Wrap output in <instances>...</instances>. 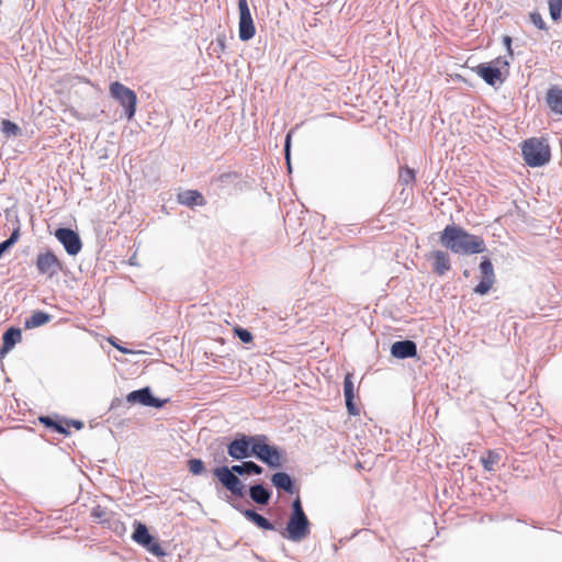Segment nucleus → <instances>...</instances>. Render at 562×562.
Returning a JSON list of instances; mask_svg holds the SVG:
<instances>
[{
	"instance_id": "f257e3e1",
	"label": "nucleus",
	"mask_w": 562,
	"mask_h": 562,
	"mask_svg": "<svg viewBox=\"0 0 562 562\" xmlns=\"http://www.w3.org/2000/svg\"><path fill=\"white\" fill-rule=\"evenodd\" d=\"M439 241L446 249L460 256L482 254L486 250L485 241L481 236L470 234L456 224L447 225L443 228Z\"/></svg>"
},
{
	"instance_id": "f03ea898",
	"label": "nucleus",
	"mask_w": 562,
	"mask_h": 562,
	"mask_svg": "<svg viewBox=\"0 0 562 562\" xmlns=\"http://www.w3.org/2000/svg\"><path fill=\"white\" fill-rule=\"evenodd\" d=\"M310 526L311 522L303 509L301 498L297 496L291 503L290 516L282 537L293 542H300L310 535Z\"/></svg>"
},
{
	"instance_id": "7ed1b4c3",
	"label": "nucleus",
	"mask_w": 562,
	"mask_h": 562,
	"mask_svg": "<svg viewBox=\"0 0 562 562\" xmlns=\"http://www.w3.org/2000/svg\"><path fill=\"white\" fill-rule=\"evenodd\" d=\"M246 462L232 467L221 465L213 469V475L218 480L222 486L237 497H244L245 485L238 476L246 475Z\"/></svg>"
},
{
	"instance_id": "20e7f679",
	"label": "nucleus",
	"mask_w": 562,
	"mask_h": 562,
	"mask_svg": "<svg viewBox=\"0 0 562 562\" xmlns=\"http://www.w3.org/2000/svg\"><path fill=\"white\" fill-rule=\"evenodd\" d=\"M521 154L529 167H542L550 161L551 150L548 142L543 138H528L522 142Z\"/></svg>"
},
{
	"instance_id": "39448f33",
	"label": "nucleus",
	"mask_w": 562,
	"mask_h": 562,
	"mask_svg": "<svg viewBox=\"0 0 562 562\" xmlns=\"http://www.w3.org/2000/svg\"><path fill=\"white\" fill-rule=\"evenodd\" d=\"M255 448V458L269 468L278 469L283 465L284 451L278 446L269 445L268 437L266 435H258Z\"/></svg>"
},
{
	"instance_id": "423d86ee",
	"label": "nucleus",
	"mask_w": 562,
	"mask_h": 562,
	"mask_svg": "<svg viewBox=\"0 0 562 562\" xmlns=\"http://www.w3.org/2000/svg\"><path fill=\"white\" fill-rule=\"evenodd\" d=\"M258 440V435H246L237 432L235 437L227 443V454L233 460H246L255 457V445Z\"/></svg>"
},
{
	"instance_id": "0eeeda50",
	"label": "nucleus",
	"mask_w": 562,
	"mask_h": 562,
	"mask_svg": "<svg viewBox=\"0 0 562 562\" xmlns=\"http://www.w3.org/2000/svg\"><path fill=\"white\" fill-rule=\"evenodd\" d=\"M134 531L132 533V540L137 544L145 548L148 552L154 554L155 557H165L166 552L161 548L158 540L150 535L147 526L142 521L135 520L133 524Z\"/></svg>"
},
{
	"instance_id": "6e6552de",
	"label": "nucleus",
	"mask_w": 562,
	"mask_h": 562,
	"mask_svg": "<svg viewBox=\"0 0 562 562\" xmlns=\"http://www.w3.org/2000/svg\"><path fill=\"white\" fill-rule=\"evenodd\" d=\"M110 93L123 108L128 120L133 119L136 112L137 95L136 93L119 81H114L110 86Z\"/></svg>"
},
{
	"instance_id": "1a4fd4ad",
	"label": "nucleus",
	"mask_w": 562,
	"mask_h": 562,
	"mask_svg": "<svg viewBox=\"0 0 562 562\" xmlns=\"http://www.w3.org/2000/svg\"><path fill=\"white\" fill-rule=\"evenodd\" d=\"M238 36L240 41L248 42L255 36L256 27L247 0H238Z\"/></svg>"
},
{
	"instance_id": "9d476101",
	"label": "nucleus",
	"mask_w": 562,
	"mask_h": 562,
	"mask_svg": "<svg viewBox=\"0 0 562 562\" xmlns=\"http://www.w3.org/2000/svg\"><path fill=\"white\" fill-rule=\"evenodd\" d=\"M126 401L132 404H139L146 407L161 408L168 400H161L156 397L149 386L132 391L127 394Z\"/></svg>"
},
{
	"instance_id": "9b49d317",
	"label": "nucleus",
	"mask_w": 562,
	"mask_h": 562,
	"mask_svg": "<svg viewBox=\"0 0 562 562\" xmlns=\"http://www.w3.org/2000/svg\"><path fill=\"white\" fill-rule=\"evenodd\" d=\"M56 239L63 245L69 256H76L82 248L81 239L74 229L60 227L55 231Z\"/></svg>"
},
{
	"instance_id": "f8f14e48",
	"label": "nucleus",
	"mask_w": 562,
	"mask_h": 562,
	"mask_svg": "<svg viewBox=\"0 0 562 562\" xmlns=\"http://www.w3.org/2000/svg\"><path fill=\"white\" fill-rule=\"evenodd\" d=\"M35 265L38 273L45 274L48 278H53L63 268L60 260L50 250L38 254Z\"/></svg>"
},
{
	"instance_id": "ddd939ff",
	"label": "nucleus",
	"mask_w": 562,
	"mask_h": 562,
	"mask_svg": "<svg viewBox=\"0 0 562 562\" xmlns=\"http://www.w3.org/2000/svg\"><path fill=\"white\" fill-rule=\"evenodd\" d=\"M480 271L482 273L481 281L474 288V293L479 295H485L490 292L493 284L495 283V273L491 259L483 256L480 262Z\"/></svg>"
},
{
	"instance_id": "4468645a",
	"label": "nucleus",
	"mask_w": 562,
	"mask_h": 562,
	"mask_svg": "<svg viewBox=\"0 0 562 562\" xmlns=\"http://www.w3.org/2000/svg\"><path fill=\"white\" fill-rule=\"evenodd\" d=\"M476 74L488 85L492 87H496L497 85H502L504 79H502L501 69L493 65L492 63L480 64L476 67Z\"/></svg>"
},
{
	"instance_id": "2eb2a0df",
	"label": "nucleus",
	"mask_w": 562,
	"mask_h": 562,
	"mask_svg": "<svg viewBox=\"0 0 562 562\" xmlns=\"http://www.w3.org/2000/svg\"><path fill=\"white\" fill-rule=\"evenodd\" d=\"M22 340V330L19 327L11 326L2 334V346L0 348V359H3Z\"/></svg>"
},
{
	"instance_id": "dca6fc26",
	"label": "nucleus",
	"mask_w": 562,
	"mask_h": 562,
	"mask_svg": "<svg viewBox=\"0 0 562 562\" xmlns=\"http://www.w3.org/2000/svg\"><path fill=\"white\" fill-rule=\"evenodd\" d=\"M391 355L396 359L414 358L417 356V346L409 339L397 340L391 346Z\"/></svg>"
},
{
	"instance_id": "f3484780",
	"label": "nucleus",
	"mask_w": 562,
	"mask_h": 562,
	"mask_svg": "<svg viewBox=\"0 0 562 562\" xmlns=\"http://www.w3.org/2000/svg\"><path fill=\"white\" fill-rule=\"evenodd\" d=\"M234 508L239 510L247 520L255 524L258 528L263 530H276V526L273 522H271L268 518L260 515L252 508H240L237 505H234Z\"/></svg>"
},
{
	"instance_id": "a211bd4d",
	"label": "nucleus",
	"mask_w": 562,
	"mask_h": 562,
	"mask_svg": "<svg viewBox=\"0 0 562 562\" xmlns=\"http://www.w3.org/2000/svg\"><path fill=\"white\" fill-rule=\"evenodd\" d=\"M248 494L254 503L260 506H266L271 499L272 491L263 483H256L249 486Z\"/></svg>"
},
{
	"instance_id": "6ab92c4d",
	"label": "nucleus",
	"mask_w": 562,
	"mask_h": 562,
	"mask_svg": "<svg viewBox=\"0 0 562 562\" xmlns=\"http://www.w3.org/2000/svg\"><path fill=\"white\" fill-rule=\"evenodd\" d=\"M432 260V271L437 276H445L451 268L449 255L442 250H434L429 254Z\"/></svg>"
},
{
	"instance_id": "aec40b11",
	"label": "nucleus",
	"mask_w": 562,
	"mask_h": 562,
	"mask_svg": "<svg viewBox=\"0 0 562 562\" xmlns=\"http://www.w3.org/2000/svg\"><path fill=\"white\" fill-rule=\"evenodd\" d=\"M344 396L347 411L350 415L357 416L359 415V409L355 404V385L352 382V374L348 373L344 380Z\"/></svg>"
},
{
	"instance_id": "412c9836",
	"label": "nucleus",
	"mask_w": 562,
	"mask_h": 562,
	"mask_svg": "<svg viewBox=\"0 0 562 562\" xmlns=\"http://www.w3.org/2000/svg\"><path fill=\"white\" fill-rule=\"evenodd\" d=\"M271 483L277 490L283 491L284 493L293 494L295 492V481L286 472L273 473L271 476Z\"/></svg>"
},
{
	"instance_id": "4be33fe9",
	"label": "nucleus",
	"mask_w": 562,
	"mask_h": 562,
	"mask_svg": "<svg viewBox=\"0 0 562 562\" xmlns=\"http://www.w3.org/2000/svg\"><path fill=\"white\" fill-rule=\"evenodd\" d=\"M177 201L188 207L203 206L206 204L204 196L198 190H184L178 193Z\"/></svg>"
},
{
	"instance_id": "5701e85b",
	"label": "nucleus",
	"mask_w": 562,
	"mask_h": 562,
	"mask_svg": "<svg viewBox=\"0 0 562 562\" xmlns=\"http://www.w3.org/2000/svg\"><path fill=\"white\" fill-rule=\"evenodd\" d=\"M547 104L550 110L562 115V89L551 88L547 92Z\"/></svg>"
},
{
	"instance_id": "b1692460",
	"label": "nucleus",
	"mask_w": 562,
	"mask_h": 562,
	"mask_svg": "<svg viewBox=\"0 0 562 562\" xmlns=\"http://www.w3.org/2000/svg\"><path fill=\"white\" fill-rule=\"evenodd\" d=\"M52 315L43 311L34 312L30 317H26L24 321V328L32 329L36 327H41L48 322H50Z\"/></svg>"
},
{
	"instance_id": "393cba45",
	"label": "nucleus",
	"mask_w": 562,
	"mask_h": 562,
	"mask_svg": "<svg viewBox=\"0 0 562 562\" xmlns=\"http://www.w3.org/2000/svg\"><path fill=\"white\" fill-rule=\"evenodd\" d=\"M0 131L7 138L20 137L23 134L22 128L10 120H2Z\"/></svg>"
},
{
	"instance_id": "a878e982",
	"label": "nucleus",
	"mask_w": 562,
	"mask_h": 562,
	"mask_svg": "<svg viewBox=\"0 0 562 562\" xmlns=\"http://www.w3.org/2000/svg\"><path fill=\"white\" fill-rule=\"evenodd\" d=\"M91 517L94 522L101 524L103 526H106L111 528V518L110 513H108L103 507L100 505H97L91 510Z\"/></svg>"
},
{
	"instance_id": "bb28decb",
	"label": "nucleus",
	"mask_w": 562,
	"mask_h": 562,
	"mask_svg": "<svg viewBox=\"0 0 562 562\" xmlns=\"http://www.w3.org/2000/svg\"><path fill=\"white\" fill-rule=\"evenodd\" d=\"M20 238V227L13 229L10 237L0 243V259L3 254L9 250Z\"/></svg>"
},
{
	"instance_id": "cd10ccee",
	"label": "nucleus",
	"mask_w": 562,
	"mask_h": 562,
	"mask_svg": "<svg viewBox=\"0 0 562 562\" xmlns=\"http://www.w3.org/2000/svg\"><path fill=\"white\" fill-rule=\"evenodd\" d=\"M501 460V453L496 451H488L486 457L481 459L484 470L493 471L494 465Z\"/></svg>"
},
{
	"instance_id": "c85d7f7f",
	"label": "nucleus",
	"mask_w": 562,
	"mask_h": 562,
	"mask_svg": "<svg viewBox=\"0 0 562 562\" xmlns=\"http://www.w3.org/2000/svg\"><path fill=\"white\" fill-rule=\"evenodd\" d=\"M188 469L193 475H201L205 472V465L202 459H190Z\"/></svg>"
},
{
	"instance_id": "c756f323",
	"label": "nucleus",
	"mask_w": 562,
	"mask_h": 562,
	"mask_svg": "<svg viewBox=\"0 0 562 562\" xmlns=\"http://www.w3.org/2000/svg\"><path fill=\"white\" fill-rule=\"evenodd\" d=\"M562 0H549V13L553 21L561 19Z\"/></svg>"
},
{
	"instance_id": "7c9ffc66",
	"label": "nucleus",
	"mask_w": 562,
	"mask_h": 562,
	"mask_svg": "<svg viewBox=\"0 0 562 562\" xmlns=\"http://www.w3.org/2000/svg\"><path fill=\"white\" fill-rule=\"evenodd\" d=\"M415 179V171L408 167L401 169L398 181L403 184H409Z\"/></svg>"
},
{
	"instance_id": "2f4dec72",
	"label": "nucleus",
	"mask_w": 562,
	"mask_h": 562,
	"mask_svg": "<svg viewBox=\"0 0 562 562\" xmlns=\"http://www.w3.org/2000/svg\"><path fill=\"white\" fill-rule=\"evenodd\" d=\"M234 331L241 342L249 344L252 341V334L248 329L243 327H236Z\"/></svg>"
},
{
	"instance_id": "473e14b6",
	"label": "nucleus",
	"mask_w": 562,
	"mask_h": 562,
	"mask_svg": "<svg viewBox=\"0 0 562 562\" xmlns=\"http://www.w3.org/2000/svg\"><path fill=\"white\" fill-rule=\"evenodd\" d=\"M246 462V475H260L263 473V468L254 461Z\"/></svg>"
},
{
	"instance_id": "72a5a7b5",
	"label": "nucleus",
	"mask_w": 562,
	"mask_h": 562,
	"mask_svg": "<svg viewBox=\"0 0 562 562\" xmlns=\"http://www.w3.org/2000/svg\"><path fill=\"white\" fill-rule=\"evenodd\" d=\"M530 21L539 30H547V24L539 12L530 13Z\"/></svg>"
},
{
	"instance_id": "f704fd0d",
	"label": "nucleus",
	"mask_w": 562,
	"mask_h": 562,
	"mask_svg": "<svg viewBox=\"0 0 562 562\" xmlns=\"http://www.w3.org/2000/svg\"><path fill=\"white\" fill-rule=\"evenodd\" d=\"M290 154H291V135L288 134L284 140V155L288 165V170L291 172V164H290Z\"/></svg>"
},
{
	"instance_id": "c9c22d12",
	"label": "nucleus",
	"mask_w": 562,
	"mask_h": 562,
	"mask_svg": "<svg viewBox=\"0 0 562 562\" xmlns=\"http://www.w3.org/2000/svg\"><path fill=\"white\" fill-rule=\"evenodd\" d=\"M225 42H226L225 35H218L216 37V41H215L214 52H216V53H224L225 49H226Z\"/></svg>"
},
{
	"instance_id": "e433bc0d",
	"label": "nucleus",
	"mask_w": 562,
	"mask_h": 562,
	"mask_svg": "<svg viewBox=\"0 0 562 562\" xmlns=\"http://www.w3.org/2000/svg\"><path fill=\"white\" fill-rule=\"evenodd\" d=\"M40 423L44 425L47 428H53L55 426V419H53L50 416H41L38 418Z\"/></svg>"
},
{
	"instance_id": "4c0bfd02",
	"label": "nucleus",
	"mask_w": 562,
	"mask_h": 562,
	"mask_svg": "<svg viewBox=\"0 0 562 562\" xmlns=\"http://www.w3.org/2000/svg\"><path fill=\"white\" fill-rule=\"evenodd\" d=\"M109 342L124 355L132 353V350L122 347L121 344H116L113 337L109 338Z\"/></svg>"
},
{
	"instance_id": "58836bf2",
	"label": "nucleus",
	"mask_w": 562,
	"mask_h": 562,
	"mask_svg": "<svg viewBox=\"0 0 562 562\" xmlns=\"http://www.w3.org/2000/svg\"><path fill=\"white\" fill-rule=\"evenodd\" d=\"M52 429L55 430L58 434H61V435H68L69 434L67 428L61 423H59L57 420H55V426H53Z\"/></svg>"
},
{
	"instance_id": "ea45409f",
	"label": "nucleus",
	"mask_w": 562,
	"mask_h": 562,
	"mask_svg": "<svg viewBox=\"0 0 562 562\" xmlns=\"http://www.w3.org/2000/svg\"><path fill=\"white\" fill-rule=\"evenodd\" d=\"M503 43H504V45H505V47H506L507 52H508L510 55H513V50H512V37H510V36H508V35H505V36L503 37Z\"/></svg>"
},
{
	"instance_id": "a19ab883",
	"label": "nucleus",
	"mask_w": 562,
	"mask_h": 562,
	"mask_svg": "<svg viewBox=\"0 0 562 562\" xmlns=\"http://www.w3.org/2000/svg\"><path fill=\"white\" fill-rule=\"evenodd\" d=\"M70 423L76 429H81L83 427V423L81 420L72 419Z\"/></svg>"
},
{
	"instance_id": "79ce46f5",
	"label": "nucleus",
	"mask_w": 562,
	"mask_h": 562,
	"mask_svg": "<svg viewBox=\"0 0 562 562\" xmlns=\"http://www.w3.org/2000/svg\"><path fill=\"white\" fill-rule=\"evenodd\" d=\"M231 177H232V175H231V173H222V175L218 177V180H220L221 182H227V181H228V179H229Z\"/></svg>"
}]
</instances>
